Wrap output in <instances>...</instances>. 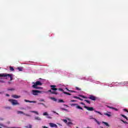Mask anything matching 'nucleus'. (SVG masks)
<instances>
[{
    "label": "nucleus",
    "instance_id": "864d4df0",
    "mask_svg": "<svg viewBox=\"0 0 128 128\" xmlns=\"http://www.w3.org/2000/svg\"><path fill=\"white\" fill-rule=\"evenodd\" d=\"M78 100H82V99L80 98H79Z\"/></svg>",
    "mask_w": 128,
    "mask_h": 128
},
{
    "label": "nucleus",
    "instance_id": "37998d69",
    "mask_svg": "<svg viewBox=\"0 0 128 128\" xmlns=\"http://www.w3.org/2000/svg\"><path fill=\"white\" fill-rule=\"evenodd\" d=\"M76 90H80V89L78 88V87H76Z\"/></svg>",
    "mask_w": 128,
    "mask_h": 128
},
{
    "label": "nucleus",
    "instance_id": "f257e3e1",
    "mask_svg": "<svg viewBox=\"0 0 128 128\" xmlns=\"http://www.w3.org/2000/svg\"><path fill=\"white\" fill-rule=\"evenodd\" d=\"M10 78V80H14V75L12 74H8L6 73L0 74V78Z\"/></svg>",
    "mask_w": 128,
    "mask_h": 128
},
{
    "label": "nucleus",
    "instance_id": "603ef678",
    "mask_svg": "<svg viewBox=\"0 0 128 128\" xmlns=\"http://www.w3.org/2000/svg\"><path fill=\"white\" fill-rule=\"evenodd\" d=\"M8 84H12V82H8Z\"/></svg>",
    "mask_w": 128,
    "mask_h": 128
},
{
    "label": "nucleus",
    "instance_id": "c9c22d12",
    "mask_svg": "<svg viewBox=\"0 0 128 128\" xmlns=\"http://www.w3.org/2000/svg\"><path fill=\"white\" fill-rule=\"evenodd\" d=\"M58 90H60L61 92H66L64 91V90H62V88H58Z\"/></svg>",
    "mask_w": 128,
    "mask_h": 128
},
{
    "label": "nucleus",
    "instance_id": "0eeeda50",
    "mask_svg": "<svg viewBox=\"0 0 128 128\" xmlns=\"http://www.w3.org/2000/svg\"><path fill=\"white\" fill-rule=\"evenodd\" d=\"M89 117H90L89 120H94L98 124V126L100 124V122H98V120L92 117V116H89Z\"/></svg>",
    "mask_w": 128,
    "mask_h": 128
},
{
    "label": "nucleus",
    "instance_id": "09e8293b",
    "mask_svg": "<svg viewBox=\"0 0 128 128\" xmlns=\"http://www.w3.org/2000/svg\"><path fill=\"white\" fill-rule=\"evenodd\" d=\"M80 104H82V106H86V104H84V102H81Z\"/></svg>",
    "mask_w": 128,
    "mask_h": 128
},
{
    "label": "nucleus",
    "instance_id": "8fccbe9b",
    "mask_svg": "<svg viewBox=\"0 0 128 128\" xmlns=\"http://www.w3.org/2000/svg\"><path fill=\"white\" fill-rule=\"evenodd\" d=\"M70 102H76V101L75 100H70Z\"/></svg>",
    "mask_w": 128,
    "mask_h": 128
},
{
    "label": "nucleus",
    "instance_id": "ddd939ff",
    "mask_svg": "<svg viewBox=\"0 0 128 128\" xmlns=\"http://www.w3.org/2000/svg\"><path fill=\"white\" fill-rule=\"evenodd\" d=\"M88 98H90V100H96V98L92 95L90 96Z\"/></svg>",
    "mask_w": 128,
    "mask_h": 128
},
{
    "label": "nucleus",
    "instance_id": "4d7b16f0",
    "mask_svg": "<svg viewBox=\"0 0 128 128\" xmlns=\"http://www.w3.org/2000/svg\"><path fill=\"white\" fill-rule=\"evenodd\" d=\"M6 96H10V95L8 94H6Z\"/></svg>",
    "mask_w": 128,
    "mask_h": 128
},
{
    "label": "nucleus",
    "instance_id": "de8ad7c7",
    "mask_svg": "<svg viewBox=\"0 0 128 128\" xmlns=\"http://www.w3.org/2000/svg\"><path fill=\"white\" fill-rule=\"evenodd\" d=\"M124 112H128V110L126 109H124Z\"/></svg>",
    "mask_w": 128,
    "mask_h": 128
},
{
    "label": "nucleus",
    "instance_id": "4be33fe9",
    "mask_svg": "<svg viewBox=\"0 0 128 128\" xmlns=\"http://www.w3.org/2000/svg\"><path fill=\"white\" fill-rule=\"evenodd\" d=\"M38 94H46V92L38 90Z\"/></svg>",
    "mask_w": 128,
    "mask_h": 128
},
{
    "label": "nucleus",
    "instance_id": "79ce46f5",
    "mask_svg": "<svg viewBox=\"0 0 128 128\" xmlns=\"http://www.w3.org/2000/svg\"><path fill=\"white\" fill-rule=\"evenodd\" d=\"M74 98H77L78 100V98H80V97L76 96H74Z\"/></svg>",
    "mask_w": 128,
    "mask_h": 128
},
{
    "label": "nucleus",
    "instance_id": "f03ea898",
    "mask_svg": "<svg viewBox=\"0 0 128 128\" xmlns=\"http://www.w3.org/2000/svg\"><path fill=\"white\" fill-rule=\"evenodd\" d=\"M8 100L12 106H19L20 104V103L16 100L10 99Z\"/></svg>",
    "mask_w": 128,
    "mask_h": 128
},
{
    "label": "nucleus",
    "instance_id": "e433bc0d",
    "mask_svg": "<svg viewBox=\"0 0 128 128\" xmlns=\"http://www.w3.org/2000/svg\"><path fill=\"white\" fill-rule=\"evenodd\" d=\"M94 84H100V82L99 81H95Z\"/></svg>",
    "mask_w": 128,
    "mask_h": 128
},
{
    "label": "nucleus",
    "instance_id": "6e6552de",
    "mask_svg": "<svg viewBox=\"0 0 128 128\" xmlns=\"http://www.w3.org/2000/svg\"><path fill=\"white\" fill-rule=\"evenodd\" d=\"M43 116H46L47 118H49L50 120H52V116H50V114H48V112H44Z\"/></svg>",
    "mask_w": 128,
    "mask_h": 128
},
{
    "label": "nucleus",
    "instance_id": "a19ab883",
    "mask_svg": "<svg viewBox=\"0 0 128 128\" xmlns=\"http://www.w3.org/2000/svg\"><path fill=\"white\" fill-rule=\"evenodd\" d=\"M68 92H76L71 90H68Z\"/></svg>",
    "mask_w": 128,
    "mask_h": 128
},
{
    "label": "nucleus",
    "instance_id": "aec40b11",
    "mask_svg": "<svg viewBox=\"0 0 128 128\" xmlns=\"http://www.w3.org/2000/svg\"><path fill=\"white\" fill-rule=\"evenodd\" d=\"M10 72H14V67L10 66Z\"/></svg>",
    "mask_w": 128,
    "mask_h": 128
},
{
    "label": "nucleus",
    "instance_id": "4c0bfd02",
    "mask_svg": "<svg viewBox=\"0 0 128 128\" xmlns=\"http://www.w3.org/2000/svg\"><path fill=\"white\" fill-rule=\"evenodd\" d=\"M47 92H51V94H52V92L51 90H48V91L46 92V94Z\"/></svg>",
    "mask_w": 128,
    "mask_h": 128
},
{
    "label": "nucleus",
    "instance_id": "20e7f679",
    "mask_svg": "<svg viewBox=\"0 0 128 128\" xmlns=\"http://www.w3.org/2000/svg\"><path fill=\"white\" fill-rule=\"evenodd\" d=\"M16 114H24V116H32L30 114H26L22 111L18 110Z\"/></svg>",
    "mask_w": 128,
    "mask_h": 128
},
{
    "label": "nucleus",
    "instance_id": "393cba45",
    "mask_svg": "<svg viewBox=\"0 0 128 128\" xmlns=\"http://www.w3.org/2000/svg\"><path fill=\"white\" fill-rule=\"evenodd\" d=\"M102 124H105V126H110V125L106 122H102Z\"/></svg>",
    "mask_w": 128,
    "mask_h": 128
},
{
    "label": "nucleus",
    "instance_id": "2f4dec72",
    "mask_svg": "<svg viewBox=\"0 0 128 128\" xmlns=\"http://www.w3.org/2000/svg\"><path fill=\"white\" fill-rule=\"evenodd\" d=\"M62 120V122H65V124H68V120H66V119H63V120Z\"/></svg>",
    "mask_w": 128,
    "mask_h": 128
},
{
    "label": "nucleus",
    "instance_id": "9b49d317",
    "mask_svg": "<svg viewBox=\"0 0 128 128\" xmlns=\"http://www.w3.org/2000/svg\"><path fill=\"white\" fill-rule=\"evenodd\" d=\"M72 106H76V108H78V110H84L82 108L80 107V106H78V104H72Z\"/></svg>",
    "mask_w": 128,
    "mask_h": 128
},
{
    "label": "nucleus",
    "instance_id": "680f3d73",
    "mask_svg": "<svg viewBox=\"0 0 128 128\" xmlns=\"http://www.w3.org/2000/svg\"><path fill=\"white\" fill-rule=\"evenodd\" d=\"M42 102H44V100H42Z\"/></svg>",
    "mask_w": 128,
    "mask_h": 128
},
{
    "label": "nucleus",
    "instance_id": "5701e85b",
    "mask_svg": "<svg viewBox=\"0 0 128 128\" xmlns=\"http://www.w3.org/2000/svg\"><path fill=\"white\" fill-rule=\"evenodd\" d=\"M30 112H33L34 114H36L38 115V112L37 111L30 110Z\"/></svg>",
    "mask_w": 128,
    "mask_h": 128
},
{
    "label": "nucleus",
    "instance_id": "c85d7f7f",
    "mask_svg": "<svg viewBox=\"0 0 128 128\" xmlns=\"http://www.w3.org/2000/svg\"><path fill=\"white\" fill-rule=\"evenodd\" d=\"M61 110H65V112H68V109H66L64 108H62Z\"/></svg>",
    "mask_w": 128,
    "mask_h": 128
},
{
    "label": "nucleus",
    "instance_id": "cd10ccee",
    "mask_svg": "<svg viewBox=\"0 0 128 128\" xmlns=\"http://www.w3.org/2000/svg\"><path fill=\"white\" fill-rule=\"evenodd\" d=\"M79 96H80V98H88V97L84 96L82 95H79Z\"/></svg>",
    "mask_w": 128,
    "mask_h": 128
},
{
    "label": "nucleus",
    "instance_id": "2eb2a0df",
    "mask_svg": "<svg viewBox=\"0 0 128 128\" xmlns=\"http://www.w3.org/2000/svg\"><path fill=\"white\" fill-rule=\"evenodd\" d=\"M12 96L14 98H22L21 96H18L16 94L12 95Z\"/></svg>",
    "mask_w": 128,
    "mask_h": 128
},
{
    "label": "nucleus",
    "instance_id": "4468645a",
    "mask_svg": "<svg viewBox=\"0 0 128 128\" xmlns=\"http://www.w3.org/2000/svg\"><path fill=\"white\" fill-rule=\"evenodd\" d=\"M24 102H30V104H36V101H30V100H26V99L24 100Z\"/></svg>",
    "mask_w": 128,
    "mask_h": 128
},
{
    "label": "nucleus",
    "instance_id": "72a5a7b5",
    "mask_svg": "<svg viewBox=\"0 0 128 128\" xmlns=\"http://www.w3.org/2000/svg\"><path fill=\"white\" fill-rule=\"evenodd\" d=\"M6 110H12V107L11 106H7V107H6Z\"/></svg>",
    "mask_w": 128,
    "mask_h": 128
},
{
    "label": "nucleus",
    "instance_id": "bf43d9fd",
    "mask_svg": "<svg viewBox=\"0 0 128 128\" xmlns=\"http://www.w3.org/2000/svg\"><path fill=\"white\" fill-rule=\"evenodd\" d=\"M54 112V114H56V112Z\"/></svg>",
    "mask_w": 128,
    "mask_h": 128
},
{
    "label": "nucleus",
    "instance_id": "a18cd8bd",
    "mask_svg": "<svg viewBox=\"0 0 128 128\" xmlns=\"http://www.w3.org/2000/svg\"><path fill=\"white\" fill-rule=\"evenodd\" d=\"M4 92V91L0 92V94H3Z\"/></svg>",
    "mask_w": 128,
    "mask_h": 128
},
{
    "label": "nucleus",
    "instance_id": "1a4fd4ad",
    "mask_svg": "<svg viewBox=\"0 0 128 128\" xmlns=\"http://www.w3.org/2000/svg\"><path fill=\"white\" fill-rule=\"evenodd\" d=\"M104 116H106L108 118H110L112 116V112H105L104 114Z\"/></svg>",
    "mask_w": 128,
    "mask_h": 128
},
{
    "label": "nucleus",
    "instance_id": "9d476101",
    "mask_svg": "<svg viewBox=\"0 0 128 128\" xmlns=\"http://www.w3.org/2000/svg\"><path fill=\"white\" fill-rule=\"evenodd\" d=\"M31 94H32L33 96H38V90H32L31 91Z\"/></svg>",
    "mask_w": 128,
    "mask_h": 128
},
{
    "label": "nucleus",
    "instance_id": "f3484780",
    "mask_svg": "<svg viewBox=\"0 0 128 128\" xmlns=\"http://www.w3.org/2000/svg\"><path fill=\"white\" fill-rule=\"evenodd\" d=\"M107 108H111L112 110H114L116 112H118V109L116 108H114V107L110 106H107Z\"/></svg>",
    "mask_w": 128,
    "mask_h": 128
},
{
    "label": "nucleus",
    "instance_id": "bb28decb",
    "mask_svg": "<svg viewBox=\"0 0 128 128\" xmlns=\"http://www.w3.org/2000/svg\"><path fill=\"white\" fill-rule=\"evenodd\" d=\"M25 128H32V126L31 124H29L28 126H26Z\"/></svg>",
    "mask_w": 128,
    "mask_h": 128
},
{
    "label": "nucleus",
    "instance_id": "dca6fc26",
    "mask_svg": "<svg viewBox=\"0 0 128 128\" xmlns=\"http://www.w3.org/2000/svg\"><path fill=\"white\" fill-rule=\"evenodd\" d=\"M50 88H52L51 90H58V88H56V86L54 85H51L50 86Z\"/></svg>",
    "mask_w": 128,
    "mask_h": 128
},
{
    "label": "nucleus",
    "instance_id": "f8f14e48",
    "mask_svg": "<svg viewBox=\"0 0 128 128\" xmlns=\"http://www.w3.org/2000/svg\"><path fill=\"white\" fill-rule=\"evenodd\" d=\"M51 128H58V125H56V124H54V123H52V122H50L49 124Z\"/></svg>",
    "mask_w": 128,
    "mask_h": 128
},
{
    "label": "nucleus",
    "instance_id": "c756f323",
    "mask_svg": "<svg viewBox=\"0 0 128 128\" xmlns=\"http://www.w3.org/2000/svg\"><path fill=\"white\" fill-rule=\"evenodd\" d=\"M66 124H67V126H70V124H72V122H67Z\"/></svg>",
    "mask_w": 128,
    "mask_h": 128
},
{
    "label": "nucleus",
    "instance_id": "0e129e2a",
    "mask_svg": "<svg viewBox=\"0 0 128 128\" xmlns=\"http://www.w3.org/2000/svg\"><path fill=\"white\" fill-rule=\"evenodd\" d=\"M39 80H42V78H39Z\"/></svg>",
    "mask_w": 128,
    "mask_h": 128
},
{
    "label": "nucleus",
    "instance_id": "e2e57ef3",
    "mask_svg": "<svg viewBox=\"0 0 128 128\" xmlns=\"http://www.w3.org/2000/svg\"><path fill=\"white\" fill-rule=\"evenodd\" d=\"M56 114H58V113H56Z\"/></svg>",
    "mask_w": 128,
    "mask_h": 128
},
{
    "label": "nucleus",
    "instance_id": "6ab92c4d",
    "mask_svg": "<svg viewBox=\"0 0 128 128\" xmlns=\"http://www.w3.org/2000/svg\"><path fill=\"white\" fill-rule=\"evenodd\" d=\"M94 112H96V114H100V116H104V114L100 112L94 110Z\"/></svg>",
    "mask_w": 128,
    "mask_h": 128
},
{
    "label": "nucleus",
    "instance_id": "58836bf2",
    "mask_svg": "<svg viewBox=\"0 0 128 128\" xmlns=\"http://www.w3.org/2000/svg\"><path fill=\"white\" fill-rule=\"evenodd\" d=\"M86 102H88V104H90V102L88 100H84Z\"/></svg>",
    "mask_w": 128,
    "mask_h": 128
},
{
    "label": "nucleus",
    "instance_id": "6e6d98bb",
    "mask_svg": "<svg viewBox=\"0 0 128 128\" xmlns=\"http://www.w3.org/2000/svg\"><path fill=\"white\" fill-rule=\"evenodd\" d=\"M7 128H14V127H10H10H8Z\"/></svg>",
    "mask_w": 128,
    "mask_h": 128
},
{
    "label": "nucleus",
    "instance_id": "39448f33",
    "mask_svg": "<svg viewBox=\"0 0 128 128\" xmlns=\"http://www.w3.org/2000/svg\"><path fill=\"white\" fill-rule=\"evenodd\" d=\"M126 84V82H112V86H120V84Z\"/></svg>",
    "mask_w": 128,
    "mask_h": 128
},
{
    "label": "nucleus",
    "instance_id": "052dcab7",
    "mask_svg": "<svg viewBox=\"0 0 128 128\" xmlns=\"http://www.w3.org/2000/svg\"><path fill=\"white\" fill-rule=\"evenodd\" d=\"M44 104L42 103V104Z\"/></svg>",
    "mask_w": 128,
    "mask_h": 128
},
{
    "label": "nucleus",
    "instance_id": "a211bd4d",
    "mask_svg": "<svg viewBox=\"0 0 128 128\" xmlns=\"http://www.w3.org/2000/svg\"><path fill=\"white\" fill-rule=\"evenodd\" d=\"M34 120H36L40 121L42 120V118H40V116H36L34 118Z\"/></svg>",
    "mask_w": 128,
    "mask_h": 128
},
{
    "label": "nucleus",
    "instance_id": "3c124183",
    "mask_svg": "<svg viewBox=\"0 0 128 128\" xmlns=\"http://www.w3.org/2000/svg\"><path fill=\"white\" fill-rule=\"evenodd\" d=\"M0 126H4V124H0Z\"/></svg>",
    "mask_w": 128,
    "mask_h": 128
},
{
    "label": "nucleus",
    "instance_id": "f704fd0d",
    "mask_svg": "<svg viewBox=\"0 0 128 128\" xmlns=\"http://www.w3.org/2000/svg\"><path fill=\"white\" fill-rule=\"evenodd\" d=\"M52 94H58V93L56 92H52Z\"/></svg>",
    "mask_w": 128,
    "mask_h": 128
},
{
    "label": "nucleus",
    "instance_id": "ea45409f",
    "mask_svg": "<svg viewBox=\"0 0 128 128\" xmlns=\"http://www.w3.org/2000/svg\"><path fill=\"white\" fill-rule=\"evenodd\" d=\"M121 122H124V124H128V122H126V121H124V120H121Z\"/></svg>",
    "mask_w": 128,
    "mask_h": 128
},
{
    "label": "nucleus",
    "instance_id": "7ed1b4c3",
    "mask_svg": "<svg viewBox=\"0 0 128 128\" xmlns=\"http://www.w3.org/2000/svg\"><path fill=\"white\" fill-rule=\"evenodd\" d=\"M33 84H34L32 85V88H42L36 87L37 86H42V84L40 81L36 82V84L34 82H33Z\"/></svg>",
    "mask_w": 128,
    "mask_h": 128
},
{
    "label": "nucleus",
    "instance_id": "7c9ffc66",
    "mask_svg": "<svg viewBox=\"0 0 128 128\" xmlns=\"http://www.w3.org/2000/svg\"><path fill=\"white\" fill-rule=\"evenodd\" d=\"M121 116H122V118H126V120H128V117H126V116H124V114H120Z\"/></svg>",
    "mask_w": 128,
    "mask_h": 128
},
{
    "label": "nucleus",
    "instance_id": "423d86ee",
    "mask_svg": "<svg viewBox=\"0 0 128 128\" xmlns=\"http://www.w3.org/2000/svg\"><path fill=\"white\" fill-rule=\"evenodd\" d=\"M84 108H86L87 110H89V112H92L93 110H94V108L92 107H88V106H84Z\"/></svg>",
    "mask_w": 128,
    "mask_h": 128
},
{
    "label": "nucleus",
    "instance_id": "49530a36",
    "mask_svg": "<svg viewBox=\"0 0 128 128\" xmlns=\"http://www.w3.org/2000/svg\"><path fill=\"white\" fill-rule=\"evenodd\" d=\"M58 126H62V125L60 124V123H58Z\"/></svg>",
    "mask_w": 128,
    "mask_h": 128
},
{
    "label": "nucleus",
    "instance_id": "b1692460",
    "mask_svg": "<svg viewBox=\"0 0 128 128\" xmlns=\"http://www.w3.org/2000/svg\"><path fill=\"white\" fill-rule=\"evenodd\" d=\"M50 98V100H54V102H56V100H58V99L54 97H51Z\"/></svg>",
    "mask_w": 128,
    "mask_h": 128
},
{
    "label": "nucleus",
    "instance_id": "69168bd1",
    "mask_svg": "<svg viewBox=\"0 0 128 128\" xmlns=\"http://www.w3.org/2000/svg\"><path fill=\"white\" fill-rule=\"evenodd\" d=\"M102 128H104L102 127Z\"/></svg>",
    "mask_w": 128,
    "mask_h": 128
},
{
    "label": "nucleus",
    "instance_id": "412c9836",
    "mask_svg": "<svg viewBox=\"0 0 128 128\" xmlns=\"http://www.w3.org/2000/svg\"><path fill=\"white\" fill-rule=\"evenodd\" d=\"M17 70H18L19 72H22L23 68L22 67H18Z\"/></svg>",
    "mask_w": 128,
    "mask_h": 128
},
{
    "label": "nucleus",
    "instance_id": "5fc2aeb1",
    "mask_svg": "<svg viewBox=\"0 0 128 128\" xmlns=\"http://www.w3.org/2000/svg\"><path fill=\"white\" fill-rule=\"evenodd\" d=\"M42 128H48V127H46V126H43Z\"/></svg>",
    "mask_w": 128,
    "mask_h": 128
},
{
    "label": "nucleus",
    "instance_id": "473e14b6",
    "mask_svg": "<svg viewBox=\"0 0 128 128\" xmlns=\"http://www.w3.org/2000/svg\"><path fill=\"white\" fill-rule=\"evenodd\" d=\"M64 94H68V96H72V94H70L68 92H64Z\"/></svg>",
    "mask_w": 128,
    "mask_h": 128
},
{
    "label": "nucleus",
    "instance_id": "c03bdc74",
    "mask_svg": "<svg viewBox=\"0 0 128 128\" xmlns=\"http://www.w3.org/2000/svg\"><path fill=\"white\" fill-rule=\"evenodd\" d=\"M4 82V81L0 80V84H2Z\"/></svg>",
    "mask_w": 128,
    "mask_h": 128
},
{
    "label": "nucleus",
    "instance_id": "a878e982",
    "mask_svg": "<svg viewBox=\"0 0 128 128\" xmlns=\"http://www.w3.org/2000/svg\"><path fill=\"white\" fill-rule=\"evenodd\" d=\"M58 102L60 103V102H64V100H62V99H60L58 100Z\"/></svg>",
    "mask_w": 128,
    "mask_h": 128
},
{
    "label": "nucleus",
    "instance_id": "13d9d810",
    "mask_svg": "<svg viewBox=\"0 0 128 128\" xmlns=\"http://www.w3.org/2000/svg\"><path fill=\"white\" fill-rule=\"evenodd\" d=\"M66 90H69L67 88H66Z\"/></svg>",
    "mask_w": 128,
    "mask_h": 128
}]
</instances>
